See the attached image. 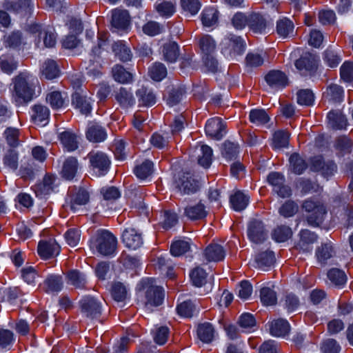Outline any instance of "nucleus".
<instances>
[{"label":"nucleus","instance_id":"f704fd0d","mask_svg":"<svg viewBox=\"0 0 353 353\" xmlns=\"http://www.w3.org/2000/svg\"><path fill=\"white\" fill-rule=\"evenodd\" d=\"M334 254L333 245L330 242L323 244L316 251L317 260L321 264H325Z\"/></svg>","mask_w":353,"mask_h":353},{"label":"nucleus","instance_id":"5701e85b","mask_svg":"<svg viewBox=\"0 0 353 353\" xmlns=\"http://www.w3.org/2000/svg\"><path fill=\"white\" fill-rule=\"evenodd\" d=\"M316 241V236L314 233L307 230H303L300 232V240L297 243V248L303 252H310L312 249V245Z\"/></svg>","mask_w":353,"mask_h":353},{"label":"nucleus","instance_id":"7c9ffc66","mask_svg":"<svg viewBox=\"0 0 353 353\" xmlns=\"http://www.w3.org/2000/svg\"><path fill=\"white\" fill-rule=\"evenodd\" d=\"M328 125L336 130L345 128L347 121L345 117L340 111H330L327 114Z\"/></svg>","mask_w":353,"mask_h":353},{"label":"nucleus","instance_id":"79ce46f5","mask_svg":"<svg viewBox=\"0 0 353 353\" xmlns=\"http://www.w3.org/2000/svg\"><path fill=\"white\" fill-rule=\"evenodd\" d=\"M249 202V196L243 192L238 191L230 197V203L236 211L244 210Z\"/></svg>","mask_w":353,"mask_h":353},{"label":"nucleus","instance_id":"37998d69","mask_svg":"<svg viewBox=\"0 0 353 353\" xmlns=\"http://www.w3.org/2000/svg\"><path fill=\"white\" fill-rule=\"evenodd\" d=\"M90 199L89 193L85 190H79L72 199L69 205L70 210L77 212L79 207L85 205Z\"/></svg>","mask_w":353,"mask_h":353},{"label":"nucleus","instance_id":"bb28decb","mask_svg":"<svg viewBox=\"0 0 353 353\" xmlns=\"http://www.w3.org/2000/svg\"><path fill=\"white\" fill-rule=\"evenodd\" d=\"M177 188L181 193L190 194L197 191L199 184L198 182L192 179L191 176H183L177 184Z\"/></svg>","mask_w":353,"mask_h":353},{"label":"nucleus","instance_id":"72a5a7b5","mask_svg":"<svg viewBox=\"0 0 353 353\" xmlns=\"http://www.w3.org/2000/svg\"><path fill=\"white\" fill-rule=\"evenodd\" d=\"M157 12L163 17H170L176 11V3L171 1L158 0L155 3Z\"/></svg>","mask_w":353,"mask_h":353},{"label":"nucleus","instance_id":"3c124183","mask_svg":"<svg viewBox=\"0 0 353 353\" xmlns=\"http://www.w3.org/2000/svg\"><path fill=\"white\" fill-rule=\"evenodd\" d=\"M17 68V62L10 54H2L0 57V68L7 74H11Z\"/></svg>","mask_w":353,"mask_h":353},{"label":"nucleus","instance_id":"13d9d810","mask_svg":"<svg viewBox=\"0 0 353 353\" xmlns=\"http://www.w3.org/2000/svg\"><path fill=\"white\" fill-rule=\"evenodd\" d=\"M200 48L203 55L213 54L215 51V43L209 35L203 36L199 41Z\"/></svg>","mask_w":353,"mask_h":353},{"label":"nucleus","instance_id":"f257e3e1","mask_svg":"<svg viewBox=\"0 0 353 353\" xmlns=\"http://www.w3.org/2000/svg\"><path fill=\"white\" fill-rule=\"evenodd\" d=\"M38 80L29 73L21 72L12 80L10 90L12 99L17 103L31 101L35 94Z\"/></svg>","mask_w":353,"mask_h":353},{"label":"nucleus","instance_id":"c03bdc74","mask_svg":"<svg viewBox=\"0 0 353 353\" xmlns=\"http://www.w3.org/2000/svg\"><path fill=\"white\" fill-rule=\"evenodd\" d=\"M330 282L338 288H342L346 283L347 276L345 272L337 268H332L327 272Z\"/></svg>","mask_w":353,"mask_h":353},{"label":"nucleus","instance_id":"c756f323","mask_svg":"<svg viewBox=\"0 0 353 353\" xmlns=\"http://www.w3.org/2000/svg\"><path fill=\"white\" fill-rule=\"evenodd\" d=\"M201 17L204 27H214L219 21V12L214 8H207L203 10Z\"/></svg>","mask_w":353,"mask_h":353},{"label":"nucleus","instance_id":"de8ad7c7","mask_svg":"<svg viewBox=\"0 0 353 353\" xmlns=\"http://www.w3.org/2000/svg\"><path fill=\"white\" fill-rule=\"evenodd\" d=\"M59 139L68 151H74L77 148V142L74 134L68 131H63L59 134Z\"/></svg>","mask_w":353,"mask_h":353},{"label":"nucleus","instance_id":"8fccbe9b","mask_svg":"<svg viewBox=\"0 0 353 353\" xmlns=\"http://www.w3.org/2000/svg\"><path fill=\"white\" fill-rule=\"evenodd\" d=\"M112 76L114 79L121 83H128L132 81V74L125 70V68L119 65L113 67Z\"/></svg>","mask_w":353,"mask_h":353},{"label":"nucleus","instance_id":"7ed1b4c3","mask_svg":"<svg viewBox=\"0 0 353 353\" xmlns=\"http://www.w3.org/2000/svg\"><path fill=\"white\" fill-rule=\"evenodd\" d=\"M117 244V238L109 231L98 230L92 237L90 247L94 252L96 251L103 256H108L115 252Z\"/></svg>","mask_w":353,"mask_h":353},{"label":"nucleus","instance_id":"f8f14e48","mask_svg":"<svg viewBox=\"0 0 353 353\" xmlns=\"http://www.w3.org/2000/svg\"><path fill=\"white\" fill-rule=\"evenodd\" d=\"M60 252V246L54 239L39 242L38 253L43 259L57 256Z\"/></svg>","mask_w":353,"mask_h":353},{"label":"nucleus","instance_id":"2eb2a0df","mask_svg":"<svg viewBox=\"0 0 353 353\" xmlns=\"http://www.w3.org/2000/svg\"><path fill=\"white\" fill-rule=\"evenodd\" d=\"M72 104L84 114L91 112V99L88 98L83 90L76 92L72 97Z\"/></svg>","mask_w":353,"mask_h":353},{"label":"nucleus","instance_id":"a19ab883","mask_svg":"<svg viewBox=\"0 0 353 353\" xmlns=\"http://www.w3.org/2000/svg\"><path fill=\"white\" fill-rule=\"evenodd\" d=\"M112 51L122 61H128L132 58V52L128 47H127L121 41L115 42L112 45Z\"/></svg>","mask_w":353,"mask_h":353},{"label":"nucleus","instance_id":"49530a36","mask_svg":"<svg viewBox=\"0 0 353 353\" xmlns=\"http://www.w3.org/2000/svg\"><path fill=\"white\" fill-rule=\"evenodd\" d=\"M294 25L288 19H280L276 23V32L283 38H286L293 34Z\"/></svg>","mask_w":353,"mask_h":353},{"label":"nucleus","instance_id":"f3484780","mask_svg":"<svg viewBox=\"0 0 353 353\" xmlns=\"http://www.w3.org/2000/svg\"><path fill=\"white\" fill-rule=\"evenodd\" d=\"M184 214L188 219L201 220L207 216L208 212L205 205L199 202L187 205L184 208Z\"/></svg>","mask_w":353,"mask_h":353},{"label":"nucleus","instance_id":"a18cd8bd","mask_svg":"<svg viewBox=\"0 0 353 353\" xmlns=\"http://www.w3.org/2000/svg\"><path fill=\"white\" fill-rule=\"evenodd\" d=\"M134 174L141 180L148 179L153 172V163L149 160H145L134 168Z\"/></svg>","mask_w":353,"mask_h":353},{"label":"nucleus","instance_id":"ea45409f","mask_svg":"<svg viewBox=\"0 0 353 353\" xmlns=\"http://www.w3.org/2000/svg\"><path fill=\"white\" fill-rule=\"evenodd\" d=\"M43 285V288L47 292H59L63 287L61 276L59 275H50L46 278Z\"/></svg>","mask_w":353,"mask_h":353},{"label":"nucleus","instance_id":"0e129e2a","mask_svg":"<svg viewBox=\"0 0 353 353\" xmlns=\"http://www.w3.org/2000/svg\"><path fill=\"white\" fill-rule=\"evenodd\" d=\"M351 140L347 137H339L335 143V148L340 155L350 153L352 150Z\"/></svg>","mask_w":353,"mask_h":353},{"label":"nucleus","instance_id":"6e6552de","mask_svg":"<svg viewBox=\"0 0 353 353\" xmlns=\"http://www.w3.org/2000/svg\"><path fill=\"white\" fill-rule=\"evenodd\" d=\"M205 131L208 137L220 140L226 134L225 125L221 119L212 118L207 121Z\"/></svg>","mask_w":353,"mask_h":353},{"label":"nucleus","instance_id":"a211bd4d","mask_svg":"<svg viewBox=\"0 0 353 353\" xmlns=\"http://www.w3.org/2000/svg\"><path fill=\"white\" fill-rule=\"evenodd\" d=\"M290 330V325L288 321L279 319L270 323V334L276 337H285Z\"/></svg>","mask_w":353,"mask_h":353},{"label":"nucleus","instance_id":"5fc2aeb1","mask_svg":"<svg viewBox=\"0 0 353 353\" xmlns=\"http://www.w3.org/2000/svg\"><path fill=\"white\" fill-rule=\"evenodd\" d=\"M190 243L186 240L175 241L170 247L171 254L179 256L190 250Z\"/></svg>","mask_w":353,"mask_h":353},{"label":"nucleus","instance_id":"aec40b11","mask_svg":"<svg viewBox=\"0 0 353 353\" xmlns=\"http://www.w3.org/2000/svg\"><path fill=\"white\" fill-rule=\"evenodd\" d=\"M50 111L47 107L42 105L33 106L32 119L36 125L45 126L48 123Z\"/></svg>","mask_w":353,"mask_h":353},{"label":"nucleus","instance_id":"20e7f679","mask_svg":"<svg viewBox=\"0 0 353 353\" xmlns=\"http://www.w3.org/2000/svg\"><path fill=\"white\" fill-rule=\"evenodd\" d=\"M29 32L38 37L36 45L39 48H52L56 44V35L52 28L32 24L29 27Z\"/></svg>","mask_w":353,"mask_h":353},{"label":"nucleus","instance_id":"dca6fc26","mask_svg":"<svg viewBox=\"0 0 353 353\" xmlns=\"http://www.w3.org/2000/svg\"><path fill=\"white\" fill-rule=\"evenodd\" d=\"M317 63L318 59L316 56L306 54L296 61L295 66L299 71L305 70L309 73H312L316 69Z\"/></svg>","mask_w":353,"mask_h":353},{"label":"nucleus","instance_id":"603ef678","mask_svg":"<svg viewBox=\"0 0 353 353\" xmlns=\"http://www.w3.org/2000/svg\"><path fill=\"white\" fill-rule=\"evenodd\" d=\"M292 236V229L286 225L276 227L272 232V239L276 242H285Z\"/></svg>","mask_w":353,"mask_h":353},{"label":"nucleus","instance_id":"052dcab7","mask_svg":"<svg viewBox=\"0 0 353 353\" xmlns=\"http://www.w3.org/2000/svg\"><path fill=\"white\" fill-rule=\"evenodd\" d=\"M46 101L52 109H60L64 106L65 100L61 92L52 91L46 95Z\"/></svg>","mask_w":353,"mask_h":353},{"label":"nucleus","instance_id":"473e14b6","mask_svg":"<svg viewBox=\"0 0 353 353\" xmlns=\"http://www.w3.org/2000/svg\"><path fill=\"white\" fill-rule=\"evenodd\" d=\"M78 169V161L74 157H69L63 163L61 174L67 180L72 179Z\"/></svg>","mask_w":353,"mask_h":353},{"label":"nucleus","instance_id":"338daca9","mask_svg":"<svg viewBox=\"0 0 353 353\" xmlns=\"http://www.w3.org/2000/svg\"><path fill=\"white\" fill-rule=\"evenodd\" d=\"M208 274L199 267L196 268L190 274V278L194 285L201 287L207 282Z\"/></svg>","mask_w":353,"mask_h":353},{"label":"nucleus","instance_id":"393cba45","mask_svg":"<svg viewBox=\"0 0 353 353\" xmlns=\"http://www.w3.org/2000/svg\"><path fill=\"white\" fill-rule=\"evenodd\" d=\"M67 283L76 288H83L87 283L86 275L76 270L69 271L66 274Z\"/></svg>","mask_w":353,"mask_h":353},{"label":"nucleus","instance_id":"e2e57ef3","mask_svg":"<svg viewBox=\"0 0 353 353\" xmlns=\"http://www.w3.org/2000/svg\"><path fill=\"white\" fill-rule=\"evenodd\" d=\"M22 43L23 38L19 31H14L4 36L3 43L6 47L16 48Z\"/></svg>","mask_w":353,"mask_h":353},{"label":"nucleus","instance_id":"ddd939ff","mask_svg":"<svg viewBox=\"0 0 353 353\" xmlns=\"http://www.w3.org/2000/svg\"><path fill=\"white\" fill-rule=\"evenodd\" d=\"M122 240L123 243L130 249L137 250L143 244V239L141 234L132 228L125 229L122 234Z\"/></svg>","mask_w":353,"mask_h":353},{"label":"nucleus","instance_id":"4468645a","mask_svg":"<svg viewBox=\"0 0 353 353\" xmlns=\"http://www.w3.org/2000/svg\"><path fill=\"white\" fill-rule=\"evenodd\" d=\"M343 90L336 84H331L327 86L323 94L325 101L330 104L340 103L343 100Z\"/></svg>","mask_w":353,"mask_h":353},{"label":"nucleus","instance_id":"c85d7f7f","mask_svg":"<svg viewBox=\"0 0 353 353\" xmlns=\"http://www.w3.org/2000/svg\"><path fill=\"white\" fill-rule=\"evenodd\" d=\"M265 81L271 87L281 88L286 85L287 77L279 70H272L265 76Z\"/></svg>","mask_w":353,"mask_h":353},{"label":"nucleus","instance_id":"6ab92c4d","mask_svg":"<svg viewBox=\"0 0 353 353\" xmlns=\"http://www.w3.org/2000/svg\"><path fill=\"white\" fill-rule=\"evenodd\" d=\"M225 43L229 46V55L231 57L241 54L245 50L244 41L240 37L230 34L225 39Z\"/></svg>","mask_w":353,"mask_h":353},{"label":"nucleus","instance_id":"f03ea898","mask_svg":"<svg viewBox=\"0 0 353 353\" xmlns=\"http://www.w3.org/2000/svg\"><path fill=\"white\" fill-rule=\"evenodd\" d=\"M153 278L143 279L139 284L140 290L145 291L143 303L148 311H152L154 307L160 305L163 300V289L156 284Z\"/></svg>","mask_w":353,"mask_h":353},{"label":"nucleus","instance_id":"9b49d317","mask_svg":"<svg viewBox=\"0 0 353 353\" xmlns=\"http://www.w3.org/2000/svg\"><path fill=\"white\" fill-rule=\"evenodd\" d=\"M248 234L250 239L255 243H260L266 238V233L264 230L263 224L259 220H252L250 222L248 229Z\"/></svg>","mask_w":353,"mask_h":353},{"label":"nucleus","instance_id":"6e6d98bb","mask_svg":"<svg viewBox=\"0 0 353 353\" xmlns=\"http://www.w3.org/2000/svg\"><path fill=\"white\" fill-rule=\"evenodd\" d=\"M221 153L227 160L235 159L239 154V145L236 143L226 141L223 145Z\"/></svg>","mask_w":353,"mask_h":353},{"label":"nucleus","instance_id":"680f3d73","mask_svg":"<svg viewBox=\"0 0 353 353\" xmlns=\"http://www.w3.org/2000/svg\"><path fill=\"white\" fill-rule=\"evenodd\" d=\"M150 77L157 81H161L167 75V69L163 63H155L149 69Z\"/></svg>","mask_w":353,"mask_h":353},{"label":"nucleus","instance_id":"4c0bfd02","mask_svg":"<svg viewBox=\"0 0 353 353\" xmlns=\"http://www.w3.org/2000/svg\"><path fill=\"white\" fill-rule=\"evenodd\" d=\"M41 74L47 79L52 80L59 75V70L53 60L46 61L41 68Z\"/></svg>","mask_w":353,"mask_h":353},{"label":"nucleus","instance_id":"1a4fd4ad","mask_svg":"<svg viewBox=\"0 0 353 353\" xmlns=\"http://www.w3.org/2000/svg\"><path fill=\"white\" fill-rule=\"evenodd\" d=\"M190 156L196 159L199 164L206 168L212 163V150L207 145H199L192 150Z\"/></svg>","mask_w":353,"mask_h":353},{"label":"nucleus","instance_id":"9d476101","mask_svg":"<svg viewBox=\"0 0 353 353\" xmlns=\"http://www.w3.org/2000/svg\"><path fill=\"white\" fill-rule=\"evenodd\" d=\"M81 311L91 319L97 318L101 314V304L94 298L85 296L80 301Z\"/></svg>","mask_w":353,"mask_h":353},{"label":"nucleus","instance_id":"c9c22d12","mask_svg":"<svg viewBox=\"0 0 353 353\" xmlns=\"http://www.w3.org/2000/svg\"><path fill=\"white\" fill-rule=\"evenodd\" d=\"M163 55L164 59L170 63H174L179 55V48L176 42H169L163 47Z\"/></svg>","mask_w":353,"mask_h":353},{"label":"nucleus","instance_id":"39448f33","mask_svg":"<svg viewBox=\"0 0 353 353\" xmlns=\"http://www.w3.org/2000/svg\"><path fill=\"white\" fill-rule=\"evenodd\" d=\"M303 208L307 212L306 219L310 225L318 226L323 223L326 210L320 202L306 200L303 204Z\"/></svg>","mask_w":353,"mask_h":353},{"label":"nucleus","instance_id":"58836bf2","mask_svg":"<svg viewBox=\"0 0 353 353\" xmlns=\"http://www.w3.org/2000/svg\"><path fill=\"white\" fill-rule=\"evenodd\" d=\"M323 60L328 67H336L341 61V51L328 48L324 52Z\"/></svg>","mask_w":353,"mask_h":353},{"label":"nucleus","instance_id":"69168bd1","mask_svg":"<svg viewBox=\"0 0 353 353\" xmlns=\"http://www.w3.org/2000/svg\"><path fill=\"white\" fill-rule=\"evenodd\" d=\"M260 297L261 302L265 305H273L277 301L276 292L269 287L261 288Z\"/></svg>","mask_w":353,"mask_h":353},{"label":"nucleus","instance_id":"09e8293b","mask_svg":"<svg viewBox=\"0 0 353 353\" xmlns=\"http://www.w3.org/2000/svg\"><path fill=\"white\" fill-rule=\"evenodd\" d=\"M290 134L283 130L275 132L272 139V147L276 150L288 147Z\"/></svg>","mask_w":353,"mask_h":353},{"label":"nucleus","instance_id":"0eeeda50","mask_svg":"<svg viewBox=\"0 0 353 353\" xmlns=\"http://www.w3.org/2000/svg\"><path fill=\"white\" fill-rule=\"evenodd\" d=\"M112 31L119 34L127 32L130 28V16L126 10L115 9L112 11Z\"/></svg>","mask_w":353,"mask_h":353},{"label":"nucleus","instance_id":"412c9836","mask_svg":"<svg viewBox=\"0 0 353 353\" xmlns=\"http://www.w3.org/2000/svg\"><path fill=\"white\" fill-rule=\"evenodd\" d=\"M114 97L117 101L123 108H128L135 103V99L130 90L125 88H120L114 92Z\"/></svg>","mask_w":353,"mask_h":353},{"label":"nucleus","instance_id":"2f4dec72","mask_svg":"<svg viewBox=\"0 0 353 353\" xmlns=\"http://www.w3.org/2000/svg\"><path fill=\"white\" fill-rule=\"evenodd\" d=\"M215 334L216 332L210 323H204L198 326V337L204 343H210L214 339Z\"/></svg>","mask_w":353,"mask_h":353},{"label":"nucleus","instance_id":"bf43d9fd","mask_svg":"<svg viewBox=\"0 0 353 353\" xmlns=\"http://www.w3.org/2000/svg\"><path fill=\"white\" fill-rule=\"evenodd\" d=\"M250 120L252 123L261 125L267 123L270 117L264 110L255 109L250 111Z\"/></svg>","mask_w":353,"mask_h":353},{"label":"nucleus","instance_id":"e433bc0d","mask_svg":"<svg viewBox=\"0 0 353 353\" xmlns=\"http://www.w3.org/2000/svg\"><path fill=\"white\" fill-rule=\"evenodd\" d=\"M250 29L256 33H263L267 27V22L264 17L259 14H253L249 16Z\"/></svg>","mask_w":353,"mask_h":353},{"label":"nucleus","instance_id":"4d7b16f0","mask_svg":"<svg viewBox=\"0 0 353 353\" xmlns=\"http://www.w3.org/2000/svg\"><path fill=\"white\" fill-rule=\"evenodd\" d=\"M296 101L301 105H312L314 101V94L309 89L301 90L296 93Z\"/></svg>","mask_w":353,"mask_h":353},{"label":"nucleus","instance_id":"864d4df0","mask_svg":"<svg viewBox=\"0 0 353 353\" xmlns=\"http://www.w3.org/2000/svg\"><path fill=\"white\" fill-rule=\"evenodd\" d=\"M3 161L6 168L14 171L19 166V154L14 150H10L4 154Z\"/></svg>","mask_w":353,"mask_h":353},{"label":"nucleus","instance_id":"423d86ee","mask_svg":"<svg viewBox=\"0 0 353 353\" xmlns=\"http://www.w3.org/2000/svg\"><path fill=\"white\" fill-rule=\"evenodd\" d=\"M90 167L96 176H101L108 172L110 161L108 156L99 151H92L88 154Z\"/></svg>","mask_w":353,"mask_h":353},{"label":"nucleus","instance_id":"4be33fe9","mask_svg":"<svg viewBox=\"0 0 353 353\" xmlns=\"http://www.w3.org/2000/svg\"><path fill=\"white\" fill-rule=\"evenodd\" d=\"M106 137V132L101 125L97 123L89 124L86 130V138L88 141L99 143L103 141Z\"/></svg>","mask_w":353,"mask_h":353},{"label":"nucleus","instance_id":"b1692460","mask_svg":"<svg viewBox=\"0 0 353 353\" xmlns=\"http://www.w3.org/2000/svg\"><path fill=\"white\" fill-rule=\"evenodd\" d=\"M204 255L208 261L219 262L225 258V252L220 245L210 244L206 248Z\"/></svg>","mask_w":353,"mask_h":353},{"label":"nucleus","instance_id":"cd10ccee","mask_svg":"<svg viewBox=\"0 0 353 353\" xmlns=\"http://www.w3.org/2000/svg\"><path fill=\"white\" fill-rule=\"evenodd\" d=\"M136 94L140 106H152L157 101L156 96L152 91L145 87L139 89Z\"/></svg>","mask_w":353,"mask_h":353},{"label":"nucleus","instance_id":"a878e982","mask_svg":"<svg viewBox=\"0 0 353 353\" xmlns=\"http://www.w3.org/2000/svg\"><path fill=\"white\" fill-rule=\"evenodd\" d=\"M275 261L274 254L271 251H267L259 254L254 260L256 267L262 270H268L273 265Z\"/></svg>","mask_w":353,"mask_h":353},{"label":"nucleus","instance_id":"774afa93","mask_svg":"<svg viewBox=\"0 0 353 353\" xmlns=\"http://www.w3.org/2000/svg\"><path fill=\"white\" fill-rule=\"evenodd\" d=\"M290 162L292 172L297 174H301L307 168L304 159L297 154L291 155Z\"/></svg>","mask_w":353,"mask_h":353}]
</instances>
